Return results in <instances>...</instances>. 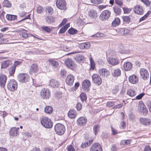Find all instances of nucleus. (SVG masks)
<instances>
[{"mask_svg":"<svg viewBox=\"0 0 151 151\" xmlns=\"http://www.w3.org/2000/svg\"><path fill=\"white\" fill-rule=\"evenodd\" d=\"M40 122L42 125L46 128H51L52 126L51 120L47 117H42L40 119Z\"/></svg>","mask_w":151,"mask_h":151,"instance_id":"obj_1","label":"nucleus"},{"mask_svg":"<svg viewBox=\"0 0 151 151\" xmlns=\"http://www.w3.org/2000/svg\"><path fill=\"white\" fill-rule=\"evenodd\" d=\"M7 86L9 90L12 91H14L17 89V84L15 80L12 79L8 81Z\"/></svg>","mask_w":151,"mask_h":151,"instance_id":"obj_2","label":"nucleus"},{"mask_svg":"<svg viewBox=\"0 0 151 151\" xmlns=\"http://www.w3.org/2000/svg\"><path fill=\"white\" fill-rule=\"evenodd\" d=\"M55 130L57 134L59 135H62L65 131L64 126L60 123L56 124L55 127Z\"/></svg>","mask_w":151,"mask_h":151,"instance_id":"obj_3","label":"nucleus"},{"mask_svg":"<svg viewBox=\"0 0 151 151\" xmlns=\"http://www.w3.org/2000/svg\"><path fill=\"white\" fill-rule=\"evenodd\" d=\"M64 63L65 65L68 68L72 70L75 69L77 67L76 64L71 58H68L66 59L65 60Z\"/></svg>","mask_w":151,"mask_h":151,"instance_id":"obj_4","label":"nucleus"},{"mask_svg":"<svg viewBox=\"0 0 151 151\" xmlns=\"http://www.w3.org/2000/svg\"><path fill=\"white\" fill-rule=\"evenodd\" d=\"M40 95L43 99H48L50 96V92L49 89L43 88L41 90Z\"/></svg>","mask_w":151,"mask_h":151,"instance_id":"obj_5","label":"nucleus"},{"mask_svg":"<svg viewBox=\"0 0 151 151\" xmlns=\"http://www.w3.org/2000/svg\"><path fill=\"white\" fill-rule=\"evenodd\" d=\"M139 73L140 77L144 80H147L149 77V73L147 70L144 68H142L140 69Z\"/></svg>","mask_w":151,"mask_h":151,"instance_id":"obj_6","label":"nucleus"},{"mask_svg":"<svg viewBox=\"0 0 151 151\" xmlns=\"http://www.w3.org/2000/svg\"><path fill=\"white\" fill-rule=\"evenodd\" d=\"M17 79L22 83H24L28 81L29 80V76L27 74H19L17 76Z\"/></svg>","mask_w":151,"mask_h":151,"instance_id":"obj_7","label":"nucleus"},{"mask_svg":"<svg viewBox=\"0 0 151 151\" xmlns=\"http://www.w3.org/2000/svg\"><path fill=\"white\" fill-rule=\"evenodd\" d=\"M56 5L58 8L61 10H65L66 9V3L64 0H57Z\"/></svg>","mask_w":151,"mask_h":151,"instance_id":"obj_8","label":"nucleus"},{"mask_svg":"<svg viewBox=\"0 0 151 151\" xmlns=\"http://www.w3.org/2000/svg\"><path fill=\"white\" fill-rule=\"evenodd\" d=\"M138 110L139 112L143 113L144 115H146L147 114L148 111L142 101H139L138 104Z\"/></svg>","mask_w":151,"mask_h":151,"instance_id":"obj_9","label":"nucleus"},{"mask_svg":"<svg viewBox=\"0 0 151 151\" xmlns=\"http://www.w3.org/2000/svg\"><path fill=\"white\" fill-rule=\"evenodd\" d=\"M92 77L93 82L96 85L99 86L102 83L101 78L98 74H94Z\"/></svg>","mask_w":151,"mask_h":151,"instance_id":"obj_10","label":"nucleus"},{"mask_svg":"<svg viewBox=\"0 0 151 151\" xmlns=\"http://www.w3.org/2000/svg\"><path fill=\"white\" fill-rule=\"evenodd\" d=\"M111 12L109 11L106 10L103 11L100 15V17L102 20L104 21L110 17Z\"/></svg>","mask_w":151,"mask_h":151,"instance_id":"obj_11","label":"nucleus"},{"mask_svg":"<svg viewBox=\"0 0 151 151\" xmlns=\"http://www.w3.org/2000/svg\"><path fill=\"white\" fill-rule=\"evenodd\" d=\"M90 151H102L101 145L98 143L93 144L90 148Z\"/></svg>","mask_w":151,"mask_h":151,"instance_id":"obj_12","label":"nucleus"},{"mask_svg":"<svg viewBox=\"0 0 151 151\" xmlns=\"http://www.w3.org/2000/svg\"><path fill=\"white\" fill-rule=\"evenodd\" d=\"M134 12L137 14L142 15L144 13V11L142 7L139 5H137L134 7Z\"/></svg>","mask_w":151,"mask_h":151,"instance_id":"obj_13","label":"nucleus"},{"mask_svg":"<svg viewBox=\"0 0 151 151\" xmlns=\"http://www.w3.org/2000/svg\"><path fill=\"white\" fill-rule=\"evenodd\" d=\"M7 77L5 74H0V86L1 87H4L5 85Z\"/></svg>","mask_w":151,"mask_h":151,"instance_id":"obj_14","label":"nucleus"},{"mask_svg":"<svg viewBox=\"0 0 151 151\" xmlns=\"http://www.w3.org/2000/svg\"><path fill=\"white\" fill-rule=\"evenodd\" d=\"M74 80V77L71 74H69L67 76L66 79V83L68 85L71 86L73 83Z\"/></svg>","mask_w":151,"mask_h":151,"instance_id":"obj_15","label":"nucleus"},{"mask_svg":"<svg viewBox=\"0 0 151 151\" xmlns=\"http://www.w3.org/2000/svg\"><path fill=\"white\" fill-rule=\"evenodd\" d=\"M99 73L103 77H107L110 75L109 71L105 68L100 69L99 71Z\"/></svg>","mask_w":151,"mask_h":151,"instance_id":"obj_16","label":"nucleus"},{"mask_svg":"<svg viewBox=\"0 0 151 151\" xmlns=\"http://www.w3.org/2000/svg\"><path fill=\"white\" fill-rule=\"evenodd\" d=\"M138 81V78L137 76L134 74L130 76L129 77V81L132 83L135 84L137 83Z\"/></svg>","mask_w":151,"mask_h":151,"instance_id":"obj_17","label":"nucleus"},{"mask_svg":"<svg viewBox=\"0 0 151 151\" xmlns=\"http://www.w3.org/2000/svg\"><path fill=\"white\" fill-rule=\"evenodd\" d=\"M91 46V43L89 42H87L79 44L78 47L81 49H88Z\"/></svg>","mask_w":151,"mask_h":151,"instance_id":"obj_18","label":"nucleus"},{"mask_svg":"<svg viewBox=\"0 0 151 151\" xmlns=\"http://www.w3.org/2000/svg\"><path fill=\"white\" fill-rule=\"evenodd\" d=\"M108 63L113 65H117L119 63V61L116 58L110 57L107 59Z\"/></svg>","mask_w":151,"mask_h":151,"instance_id":"obj_19","label":"nucleus"},{"mask_svg":"<svg viewBox=\"0 0 151 151\" xmlns=\"http://www.w3.org/2000/svg\"><path fill=\"white\" fill-rule=\"evenodd\" d=\"M38 69L37 65L36 64H33L30 66L29 73L30 75H32L33 73H37Z\"/></svg>","mask_w":151,"mask_h":151,"instance_id":"obj_20","label":"nucleus"},{"mask_svg":"<svg viewBox=\"0 0 151 151\" xmlns=\"http://www.w3.org/2000/svg\"><path fill=\"white\" fill-rule=\"evenodd\" d=\"M46 22L49 24H51L55 22V18L52 16H46L45 19Z\"/></svg>","mask_w":151,"mask_h":151,"instance_id":"obj_21","label":"nucleus"},{"mask_svg":"<svg viewBox=\"0 0 151 151\" xmlns=\"http://www.w3.org/2000/svg\"><path fill=\"white\" fill-rule=\"evenodd\" d=\"M60 84L57 80L55 79H52L49 81V85L53 87H58L59 86Z\"/></svg>","mask_w":151,"mask_h":151,"instance_id":"obj_22","label":"nucleus"},{"mask_svg":"<svg viewBox=\"0 0 151 151\" xmlns=\"http://www.w3.org/2000/svg\"><path fill=\"white\" fill-rule=\"evenodd\" d=\"M10 63L11 61L9 60H7L1 62V69L7 68L10 65Z\"/></svg>","mask_w":151,"mask_h":151,"instance_id":"obj_23","label":"nucleus"},{"mask_svg":"<svg viewBox=\"0 0 151 151\" xmlns=\"http://www.w3.org/2000/svg\"><path fill=\"white\" fill-rule=\"evenodd\" d=\"M19 129V127L17 128L15 127L12 128L9 132L10 135L13 136H17L18 134L17 131Z\"/></svg>","mask_w":151,"mask_h":151,"instance_id":"obj_24","label":"nucleus"},{"mask_svg":"<svg viewBox=\"0 0 151 151\" xmlns=\"http://www.w3.org/2000/svg\"><path fill=\"white\" fill-rule=\"evenodd\" d=\"M91 83L88 80H85L82 83V87L85 90H86L89 88L91 86Z\"/></svg>","mask_w":151,"mask_h":151,"instance_id":"obj_25","label":"nucleus"},{"mask_svg":"<svg viewBox=\"0 0 151 151\" xmlns=\"http://www.w3.org/2000/svg\"><path fill=\"white\" fill-rule=\"evenodd\" d=\"M124 68L125 71H129L132 69V65L129 62H127L124 63Z\"/></svg>","mask_w":151,"mask_h":151,"instance_id":"obj_26","label":"nucleus"},{"mask_svg":"<svg viewBox=\"0 0 151 151\" xmlns=\"http://www.w3.org/2000/svg\"><path fill=\"white\" fill-rule=\"evenodd\" d=\"M86 122L87 119L83 117L79 118L77 120L78 124L81 126L85 124Z\"/></svg>","mask_w":151,"mask_h":151,"instance_id":"obj_27","label":"nucleus"},{"mask_svg":"<svg viewBox=\"0 0 151 151\" xmlns=\"http://www.w3.org/2000/svg\"><path fill=\"white\" fill-rule=\"evenodd\" d=\"M140 123L145 125H148L150 124V120L148 119L140 118L139 119Z\"/></svg>","mask_w":151,"mask_h":151,"instance_id":"obj_28","label":"nucleus"},{"mask_svg":"<svg viewBox=\"0 0 151 151\" xmlns=\"http://www.w3.org/2000/svg\"><path fill=\"white\" fill-rule=\"evenodd\" d=\"M88 14V16L91 19L94 20L97 17V13L96 11L93 10H90Z\"/></svg>","mask_w":151,"mask_h":151,"instance_id":"obj_29","label":"nucleus"},{"mask_svg":"<svg viewBox=\"0 0 151 151\" xmlns=\"http://www.w3.org/2000/svg\"><path fill=\"white\" fill-rule=\"evenodd\" d=\"M112 74L114 77L119 76L121 75V71L119 69L113 70L112 71Z\"/></svg>","mask_w":151,"mask_h":151,"instance_id":"obj_30","label":"nucleus"},{"mask_svg":"<svg viewBox=\"0 0 151 151\" xmlns=\"http://www.w3.org/2000/svg\"><path fill=\"white\" fill-rule=\"evenodd\" d=\"M93 139H91L89 140L86 141L84 142H83L81 145V147L83 148L86 147L90 145L93 142Z\"/></svg>","mask_w":151,"mask_h":151,"instance_id":"obj_31","label":"nucleus"},{"mask_svg":"<svg viewBox=\"0 0 151 151\" xmlns=\"http://www.w3.org/2000/svg\"><path fill=\"white\" fill-rule=\"evenodd\" d=\"M68 116L71 119L75 118L76 115V111L74 110H70L68 113Z\"/></svg>","mask_w":151,"mask_h":151,"instance_id":"obj_32","label":"nucleus"},{"mask_svg":"<svg viewBox=\"0 0 151 151\" xmlns=\"http://www.w3.org/2000/svg\"><path fill=\"white\" fill-rule=\"evenodd\" d=\"M47 62L49 64H51L53 66L55 67H57L59 65L57 61L53 60L52 59L48 60L47 61Z\"/></svg>","mask_w":151,"mask_h":151,"instance_id":"obj_33","label":"nucleus"},{"mask_svg":"<svg viewBox=\"0 0 151 151\" xmlns=\"http://www.w3.org/2000/svg\"><path fill=\"white\" fill-rule=\"evenodd\" d=\"M127 94L131 97L135 96L136 94L135 91L132 89H129L127 91Z\"/></svg>","mask_w":151,"mask_h":151,"instance_id":"obj_34","label":"nucleus"},{"mask_svg":"<svg viewBox=\"0 0 151 151\" xmlns=\"http://www.w3.org/2000/svg\"><path fill=\"white\" fill-rule=\"evenodd\" d=\"M120 23V20L118 17L115 18L114 20L112 22V24L113 27H116L118 26Z\"/></svg>","mask_w":151,"mask_h":151,"instance_id":"obj_35","label":"nucleus"},{"mask_svg":"<svg viewBox=\"0 0 151 151\" xmlns=\"http://www.w3.org/2000/svg\"><path fill=\"white\" fill-rule=\"evenodd\" d=\"M6 17L8 20L12 21L15 20L17 18V16L15 15L7 14Z\"/></svg>","mask_w":151,"mask_h":151,"instance_id":"obj_36","label":"nucleus"},{"mask_svg":"<svg viewBox=\"0 0 151 151\" xmlns=\"http://www.w3.org/2000/svg\"><path fill=\"white\" fill-rule=\"evenodd\" d=\"M114 12L117 15H119L121 13V9L120 8L117 6H114L113 7Z\"/></svg>","mask_w":151,"mask_h":151,"instance_id":"obj_37","label":"nucleus"},{"mask_svg":"<svg viewBox=\"0 0 151 151\" xmlns=\"http://www.w3.org/2000/svg\"><path fill=\"white\" fill-rule=\"evenodd\" d=\"M45 11L49 15H52L54 12L53 8L50 6H47V7Z\"/></svg>","mask_w":151,"mask_h":151,"instance_id":"obj_38","label":"nucleus"},{"mask_svg":"<svg viewBox=\"0 0 151 151\" xmlns=\"http://www.w3.org/2000/svg\"><path fill=\"white\" fill-rule=\"evenodd\" d=\"M3 4L4 6H5L7 8H10L12 6L11 3L7 0H4Z\"/></svg>","mask_w":151,"mask_h":151,"instance_id":"obj_39","label":"nucleus"},{"mask_svg":"<svg viewBox=\"0 0 151 151\" xmlns=\"http://www.w3.org/2000/svg\"><path fill=\"white\" fill-rule=\"evenodd\" d=\"M16 68L12 65L9 68V73L10 75H12L15 72Z\"/></svg>","mask_w":151,"mask_h":151,"instance_id":"obj_40","label":"nucleus"},{"mask_svg":"<svg viewBox=\"0 0 151 151\" xmlns=\"http://www.w3.org/2000/svg\"><path fill=\"white\" fill-rule=\"evenodd\" d=\"M100 128V126L99 125H97L94 126L93 127V130L95 135H96L98 132L99 131Z\"/></svg>","mask_w":151,"mask_h":151,"instance_id":"obj_41","label":"nucleus"},{"mask_svg":"<svg viewBox=\"0 0 151 151\" xmlns=\"http://www.w3.org/2000/svg\"><path fill=\"white\" fill-rule=\"evenodd\" d=\"M52 109L50 106H47L45 109V112L47 114H50L52 112Z\"/></svg>","mask_w":151,"mask_h":151,"instance_id":"obj_42","label":"nucleus"},{"mask_svg":"<svg viewBox=\"0 0 151 151\" xmlns=\"http://www.w3.org/2000/svg\"><path fill=\"white\" fill-rule=\"evenodd\" d=\"M131 140L130 139L122 140L120 144L122 145H127L130 144Z\"/></svg>","mask_w":151,"mask_h":151,"instance_id":"obj_43","label":"nucleus"},{"mask_svg":"<svg viewBox=\"0 0 151 151\" xmlns=\"http://www.w3.org/2000/svg\"><path fill=\"white\" fill-rule=\"evenodd\" d=\"M151 11H148V12L144 16L140 19L139 21L141 22L145 20L147 17L151 14Z\"/></svg>","mask_w":151,"mask_h":151,"instance_id":"obj_44","label":"nucleus"},{"mask_svg":"<svg viewBox=\"0 0 151 151\" xmlns=\"http://www.w3.org/2000/svg\"><path fill=\"white\" fill-rule=\"evenodd\" d=\"M119 90V86L117 85L115 86L112 89V92L114 94H116Z\"/></svg>","mask_w":151,"mask_h":151,"instance_id":"obj_45","label":"nucleus"},{"mask_svg":"<svg viewBox=\"0 0 151 151\" xmlns=\"http://www.w3.org/2000/svg\"><path fill=\"white\" fill-rule=\"evenodd\" d=\"M90 63H91V67H90V70H93L95 67V64L92 58H91L90 59Z\"/></svg>","mask_w":151,"mask_h":151,"instance_id":"obj_46","label":"nucleus"},{"mask_svg":"<svg viewBox=\"0 0 151 151\" xmlns=\"http://www.w3.org/2000/svg\"><path fill=\"white\" fill-rule=\"evenodd\" d=\"M80 98L82 101L83 102L84 101H86V96L85 93H82L80 95Z\"/></svg>","mask_w":151,"mask_h":151,"instance_id":"obj_47","label":"nucleus"},{"mask_svg":"<svg viewBox=\"0 0 151 151\" xmlns=\"http://www.w3.org/2000/svg\"><path fill=\"white\" fill-rule=\"evenodd\" d=\"M77 32L78 31L77 30L73 28L70 29L68 30L69 33L72 35H73L76 34Z\"/></svg>","mask_w":151,"mask_h":151,"instance_id":"obj_48","label":"nucleus"},{"mask_svg":"<svg viewBox=\"0 0 151 151\" xmlns=\"http://www.w3.org/2000/svg\"><path fill=\"white\" fill-rule=\"evenodd\" d=\"M123 21L124 22L129 23L130 21V18L128 16H125L123 17Z\"/></svg>","mask_w":151,"mask_h":151,"instance_id":"obj_49","label":"nucleus"},{"mask_svg":"<svg viewBox=\"0 0 151 151\" xmlns=\"http://www.w3.org/2000/svg\"><path fill=\"white\" fill-rule=\"evenodd\" d=\"M42 28L44 30L48 32H50L51 31V29L47 26L42 27Z\"/></svg>","mask_w":151,"mask_h":151,"instance_id":"obj_50","label":"nucleus"},{"mask_svg":"<svg viewBox=\"0 0 151 151\" xmlns=\"http://www.w3.org/2000/svg\"><path fill=\"white\" fill-rule=\"evenodd\" d=\"M123 0H115L116 3L117 5L121 6L123 5Z\"/></svg>","mask_w":151,"mask_h":151,"instance_id":"obj_51","label":"nucleus"},{"mask_svg":"<svg viewBox=\"0 0 151 151\" xmlns=\"http://www.w3.org/2000/svg\"><path fill=\"white\" fill-rule=\"evenodd\" d=\"M66 74V71L65 69H63L61 70L60 71V76L62 77L65 76Z\"/></svg>","mask_w":151,"mask_h":151,"instance_id":"obj_52","label":"nucleus"},{"mask_svg":"<svg viewBox=\"0 0 151 151\" xmlns=\"http://www.w3.org/2000/svg\"><path fill=\"white\" fill-rule=\"evenodd\" d=\"M43 9L40 6H38L37 9V12L38 13H41L43 12Z\"/></svg>","mask_w":151,"mask_h":151,"instance_id":"obj_53","label":"nucleus"},{"mask_svg":"<svg viewBox=\"0 0 151 151\" xmlns=\"http://www.w3.org/2000/svg\"><path fill=\"white\" fill-rule=\"evenodd\" d=\"M123 10L124 13H129L131 11V9L127 8H123Z\"/></svg>","mask_w":151,"mask_h":151,"instance_id":"obj_54","label":"nucleus"},{"mask_svg":"<svg viewBox=\"0 0 151 151\" xmlns=\"http://www.w3.org/2000/svg\"><path fill=\"white\" fill-rule=\"evenodd\" d=\"M21 63L22 62L20 61H15L14 63V65L12 66L16 68V67L17 65H20Z\"/></svg>","mask_w":151,"mask_h":151,"instance_id":"obj_55","label":"nucleus"},{"mask_svg":"<svg viewBox=\"0 0 151 151\" xmlns=\"http://www.w3.org/2000/svg\"><path fill=\"white\" fill-rule=\"evenodd\" d=\"M145 94L143 93H140L136 97V99L138 100L141 99Z\"/></svg>","mask_w":151,"mask_h":151,"instance_id":"obj_56","label":"nucleus"},{"mask_svg":"<svg viewBox=\"0 0 151 151\" xmlns=\"http://www.w3.org/2000/svg\"><path fill=\"white\" fill-rule=\"evenodd\" d=\"M141 1L144 4L147 6H149L150 1L149 0H141Z\"/></svg>","mask_w":151,"mask_h":151,"instance_id":"obj_57","label":"nucleus"},{"mask_svg":"<svg viewBox=\"0 0 151 151\" xmlns=\"http://www.w3.org/2000/svg\"><path fill=\"white\" fill-rule=\"evenodd\" d=\"M68 151H74L75 149L71 145H70L67 147Z\"/></svg>","mask_w":151,"mask_h":151,"instance_id":"obj_58","label":"nucleus"},{"mask_svg":"<svg viewBox=\"0 0 151 151\" xmlns=\"http://www.w3.org/2000/svg\"><path fill=\"white\" fill-rule=\"evenodd\" d=\"M109 54L110 56H114L115 55V53L114 51L113 50H110L109 51Z\"/></svg>","mask_w":151,"mask_h":151,"instance_id":"obj_59","label":"nucleus"},{"mask_svg":"<svg viewBox=\"0 0 151 151\" xmlns=\"http://www.w3.org/2000/svg\"><path fill=\"white\" fill-rule=\"evenodd\" d=\"M82 107L81 103H78L76 105V108L78 111H80Z\"/></svg>","mask_w":151,"mask_h":151,"instance_id":"obj_60","label":"nucleus"},{"mask_svg":"<svg viewBox=\"0 0 151 151\" xmlns=\"http://www.w3.org/2000/svg\"><path fill=\"white\" fill-rule=\"evenodd\" d=\"M114 104V102L113 101H109L107 103L106 105L108 106L111 107L113 106Z\"/></svg>","mask_w":151,"mask_h":151,"instance_id":"obj_61","label":"nucleus"},{"mask_svg":"<svg viewBox=\"0 0 151 151\" xmlns=\"http://www.w3.org/2000/svg\"><path fill=\"white\" fill-rule=\"evenodd\" d=\"M147 105L149 108L150 111L151 112V101H148Z\"/></svg>","mask_w":151,"mask_h":151,"instance_id":"obj_62","label":"nucleus"},{"mask_svg":"<svg viewBox=\"0 0 151 151\" xmlns=\"http://www.w3.org/2000/svg\"><path fill=\"white\" fill-rule=\"evenodd\" d=\"M144 151H151V149L149 145L145 147L144 148Z\"/></svg>","mask_w":151,"mask_h":151,"instance_id":"obj_63","label":"nucleus"},{"mask_svg":"<svg viewBox=\"0 0 151 151\" xmlns=\"http://www.w3.org/2000/svg\"><path fill=\"white\" fill-rule=\"evenodd\" d=\"M111 150L112 151H117V148L116 146L114 145H112L111 148Z\"/></svg>","mask_w":151,"mask_h":151,"instance_id":"obj_64","label":"nucleus"}]
</instances>
